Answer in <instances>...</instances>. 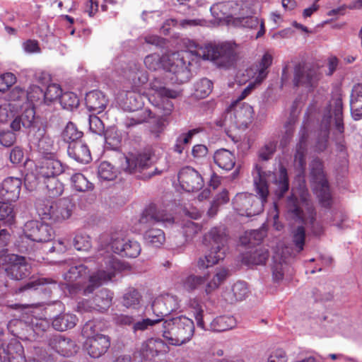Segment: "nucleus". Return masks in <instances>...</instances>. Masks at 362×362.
I'll return each mask as SVG.
<instances>
[{
  "label": "nucleus",
  "instance_id": "5fc2aeb1",
  "mask_svg": "<svg viewBox=\"0 0 362 362\" xmlns=\"http://www.w3.org/2000/svg\"><path fill=\"white\" fill-rule=\"evenodd\" d=\"M212 82L207 78H202L195 85V95L197 98H204L212 91Z\"/></svg>",
  "mask_w": 362,
  "mask_h": 362
},
{
  "label": "nucleus",
  "instance_id": "a19ab883",
  "mask_svg": "<svg viewBox=\"0 0 362 362\" xmlns=\"http://www.w3.org/2000/svg\"><path fill=\"white\" fill-rule=\"evenodd\" d=\"M64 264L70 267L69 271L64 274V279L67 284H72L86 275L87 268L86 266L83 264L73 265V262L71 261H66Z\"/></svg>",
  "mask_w": 362,
  "mask_h": 362
},
{
  "label": "nucleus",
  "instance_id": "4468645a",
  "mask_svg": "<svg viewBox=\"0 0 362 362\" xmlns=\"http://www.w3.org/2000/svg\"><path fill=\"white\" fill-rule=\"evenodd\" d=\"M334 115L335 127L339 133L344 132V124L342 122V103L340 99H337L334 103V108L332 113L331 110H327V113L325 114L322 120V131L321 136L318 139L316 148L319 151H324L327 147V141L329 135V128L331 123V119Z\"/></svg>",
  "mask_w": 362,
  "mask_h": 362
},
{
  "label": "nucleus",
  "instance_id": "69168bd1",
  "mask_svg": "<svg viewBox=\"0 0 362 362\" xmlns=\"http://www.w3.org/2000/svg\"><path fill=\"white\" fill-rule=\"evenodd\" d=\"M305 229L303 226H298L293 232V241L298 249V252L303 249L305 243Z\"/></svg>",
  "mask_w": 362,
  "mask_h": 362
},
{
  "label": "nucleus",
  "instance_id": "c85d7f7f",
  "mask_svg": "<svg viewBox=\"0 0 362 362\" xmlns=\"http://www.w3.org/2000/svg\"><path fill=\"white\" fill-rule=\"evenodd\" d=\"M85 100L88 110L94 115L103 112L109 103L105 95L99 90H93L88 93Z\"/></svg>",
  "mask_w": 362,
  "mask_h": 362
},
{
  "label": "nucleus",
  "instance_id": "f8f14e48",
  "mask_svg": "<svg viewBox=\"0 0 362 362\" xmlns=\"http://www.w3.org/2000/svg\"><path fill=\"white\" fill-rule=\"evenodd\" d=\"M82 334L86 338L84 349L92 358L100 357L110 347L109 337L96 332L93 322H88L84 325Z\"/></svg>",
  "mask_w": 362,
  "mask_h": 362
},
{
  "label": "nucleus",
  "instance_id": "2eb2a0df",
  "mask_svg": "<svg viewBox=\"0 0 362 362\" xmlns=\"http://www.w3.org/2000/svg\"><path fill=\"white\" fill-rule=\"evenodd\" d=\"M310 175L314 184L313 189L320 202L325 206L330 204L331 195L327 181L325 177L322 162L314 159L310 164Z\"/></svg>",
  "mask_w": 362,
  "mask_h": 362
},
{
  "label": "nucleus",
  "instance_id": "a878e982",
  "mask_svg": "<svg viewBox=\"0 0 362 362\" xmlns=\"http://www.w3.org/2000/svg\"><path fill=\"white\" fill-rule=\"evenodd\" d=\"M1 362H26L24 349L16 339H11L8 345L0 348Z\"/></svg>",
  "mask_w": 362,
  "mask_h": 362
},
{
  "label": "nucleus",
  "instance_id": "680f3d73",
  "mask_svg": "<svg viewBox=\"0 0 362 362\" xmlns=\"http://www.w3.org/2000/svg\"><path fill=\"white\" fill-rule=\"evenodd\" d=\"M276 147V143L274 141H267L259 150V158L262 160H269L275 152Z\"/></svg>",
  "mask_w": 362,
  "mask_h": 362
},
{
  "label": "nucleus",
  "instance_id": "3c124183",
  "mask_svg": "<svg viewBox=\"0 0 362 362\" xmlns=\"http://www.w3.org/2000/svg\"><path fill=\"white\" fill-rule=\"evenodd\" d=\"M98 173L100 179L103 180H113L117 176V170L107 161L100 164Z\"/></svg>",
  "mask_w": 362,
  "mask_h": 362
},
{
  "label": "nucleus",
  "instance_id": "c03bdc74",
  "mask_svg": "<svg viewBox=\"0 0 362 362\" xmlns=\"http://www.w3.org/2000/svg\"><path fill=\"white\" fill-rule=\"evenodd\" d=\"M105 139L107 148L117 150L121 144L122 135L116 127H111L106 131Z\"/></svg>",
  "mask_w": 362,
  "mask_h": 362
},
{
  "label": "nucleus",
  "instance_id": "338daca9",
  "mask_svg": "<svg viewBox=\"0 0 362 362\" xmlns=\"http://www.w3.org/2000/svg\"><path fill=\"white\" fill-rule=\"evenodd\" d=\"M90 130L96 134H101L104 132V124L100 118L96 115H90L88 119Z\"/></svg>",
  "mask_w": 362,
  "mask_h": 362
},
{
  "label": "nucleus",
  "instance_id": "bf43d9fd",
  "mask_svg": "<svg viewBox=\"0 0 362 362\" xmlns=\"http://www.w3.org/2000/svg\"><path fill=\"white\" fill-rule=\"evenodd\" d=\"M26 101L33 106L34 103L44 100V92L37 86L32 85L25 93Z\"/></svg>",
  "mask_w": 362,
  "mask_h": 362
},
{
  "label": "nucleus",
  "instance_id": "20e7f679",
  "mask_svg": "<svg viewBox=\"0 0 362 362\" xmlns=\"http://www.w3.org/2000/svg\"><path fill=\"white\" fill-rule=\"evenodd\" d=\"M227 241V234L223 227L211 228L204 235V242L211 246V250L206 255L197 259L196 265L198 269L204 270L223 259L226 255Z\"/></svg>",
  "mask_w": 362,
  "mask_h": 362
},
{
  "label": "nucleus",
  "instance_id": "6e6d98bb",
  "mask_svg": "<svg viewBox=\"0 0 362 362\" xmlns=\"http://www.w3.org/2000/svg\"><path fill=\"white\" fill-rule=\"evenodd\" d=\"M197 133V131L196 129H192L180 134L176 140V143L174 146L175 151L178 153H182L184 151L185 146L187 145L191 141L192 138Z\"/></svg>",
  "mask_w": 362,
  "mask_h": 362
},
{
  "label": "nucleus",
  "instance_id": "393cba45",
  "mask_svg": "<svg viewBox=\"0 0 362 362\" xmlns=\"http://www.w3.org/2000/svg\"><path fill=\"white\" fill-rule=\"evenodd\" d=\"M167 344L160 339L150 338L144 341L139 348L140 356L146 360H151L158 355L166 353Z\"/></svg>",
  "mask_w": 362,
  "mask_h": 362
},
{
  "label": "nucleus",
  "instance_id": "052dcab7",
  "mask_svg": "<svg viewBox=\"0 0 362 362\" xmlns=\"http://www.w3.org/2000/svg\"><path fill=\"white\" fill-rule=\"evenodd\" d=\"M62 94L61 87L55 83L49 84L45 93H44V100L45 103L52 102L57 99L60 100Z\"/></svg>",
  "mask_w": 362,
  "mask_h": 362
},
{
  "label": "nucleus",
  "instance_id": "f257e3e1",
  "mask_svg": "<svg viewBox=\"0 0 362 362\" xmlns=\"http://www.w3.org/2000/svg\"><path fill=\"white\" fill-rule=\"evenodd\" d=\"M183 52L166 54L162 57L157 53L150 54L144 59L145 66L150 71L163 69L165 76H156L150 83L148 93H146L148 101L158 107L164 116H169L174 110L170 99L177 98L180 92L168 87L171 83H182L189 78V71L185 65Z\"/></svg>",
  "mask_w": 362,
  "mask_h": 362
},
{
  "label": "nucleus",
  "instance_id": "f704fd0d",
  "mask_svg": "<svg viewBox=\"0 0 362 362\" xmlns=\"http://www.w3.org/2000/svg\"><path fill=\"white\" fill-rule=\"evenodd\" d=\"M225 6L224 13L226 14L227 20L229 22H232L234 18L241 14L250 13V6L247 2H244L242 0H230L226 2H223Z\"/></svg>",
  "mask_w": 362,
  "mask_h": 362
},
{
  "label": "nucleus",
  "instance_id": "39448f33",
  "mask_svg": "<svg viewBox=\"0 0 362 362\" xmlns=\"http://www.w3.org/2000/svg\"><path fill=\"white\" fill-rule=\"evenodd\" d=\"M193 321L185 316H179L163 322L162 336L170 345L179 346L189 341L194 335Z\"/></svg>",
  "mask_w": 362,
  "mask_h": 362
},
{
  "label": "nucleus",
  "instance_id": "6e6552de",
  "mask_svg": "<svg viewBox=\"0 0 362 362\" xmlns=\"http://www.w3.org/2000/svg\"><path fill=\"white\" fill-rule=\"evenodd\" d=\"M36 211L42 220L50 223H62L69 219L73 213L74 204L68 199H60L55 203L48 200H38Z\"/></svg>",
  "mask_w": 362,
  "mask_h": 362
},
{
  "label": "nucleus",
  "instance_id": "ea45409f",
  "mask_svg": "<svg viewBox=\"0 0 362 362\" xmlns=\"http://www.w3.org/2000/svg\"><path fill=\"white\" fill-rule=\"evenodd\" d=\"M76 320V315L73 314L61 313L53 319L52 326L56 330L63 332L74 327Z\"/></svg>",
  "mask_w": 362,
  "mask_h": 362
},
{
  "label": "nucleus",
  "instance_id": "9d476101",
  "mask_svg": "<svg viewBox=\"0 0 362 362\" xmlns=\"http://www.w3.org/2000/svg\"><path fill=\"white\" fill-rule=\"evenodd\" d=\"M272 55L269 52H265L259 64L252 66L245 71L243 75L245 78L239 80L240 83L251 81L247 86L243 90L241 95L236 100L242 101L247 97L255 88L257 85L260 84L267 76V69L272 64Z\"/></svg>",
  "mask_w": 362,
  "mask_h": 362
},
{
  "label": "nucleus",
  "instance_id": "de8ad7c7",
  "mask_svg": "<svg viewBox=\"0 0 362 362\" xmlns=\"http://www.w3.org/2000/svg\"><path fill=\"white\" fill-rule=\"evenodd\" d=\"M47 193L50 197H57L62 194L64 192V185L61 182L57 177H51L44 180Z\"/></svg>",
  "mask_w": 362,
  "mask_h": 362
},
{
  "label": "nucleus",
  "instance_id": "4c0bfd02",
  "mask_svg": "<svg viewBox=\"0 0 362 362\" xmlns=\"http://www.w3.org/2000/svg\"><path fill=\"white\" fill-rule=\"evenodd\" d=\"M26 98L25 92L22 88L18 86L13 88L8 95V104L11 113L19 112V108H22L28 103Z\"/></svg>",
  "mask_w": 362,
  "mask_h": 362
},
{
  "label": "nucleus",
  "instance_id": "473e14b6",
  "mask_svg": "<svg viewBox=\"0 0 362 362\" xmlns=\"http://www.w3.org/2000/svg\"><path fill=\"white\" fill-rule=\"evenodd\" d=\"M67 152L71 158L78 163H88L91 160L88 147L81 140L69 144Z\"/></svg>",
  "mask_w": 362,
  "mask_h": 362
},
{
  "label": "nucleus",
  "instance_id": "37998d69",
  "mask_svg": "<svg viewBox=\"0 0 362 362\" xmlns=\"http://www.w3.org/2000/svg\"><path fill=\"white\" fill-rule=\"evenodd\" d=\"M273 259L272 277L274 281L279 282L284 278V271L287 267L288 262L286 259H283V257L279 253H276Z\"/></svg>",
  "mask_w": 362,
  "mask_h": 362
},
{
  "label": "nucleus",
  "instance_id": "7ed1b4c3",
  "mask_svg": "<svg viewBox=\"0 0 362 362\" xmlns=\"http://www.w3.org/2000/svg\"><path fill=\"white\" fill-rule=\"evenodd\" d=\"M187 51L197 57L214 62L221 67L230 66L236 57L235 43L224 42L217 45L209 44L204 47H199L190 40H186Z\"/></svg>",
  "mask_w": 362,
  "mask_h": 362
},
{
  "label": "nucleus",
  "instance_id": "774afa93",
  "mask_svg": "<svg viewBox=\"0 0 362 362\" xmlns=\"http://www.w3.org/2000/svg\"><path fill=\"white\" fill-rule=\"evenodd\" d=\"M263 233L260 230H252L250 232H246L245 236L242 237L240 238V242L242 244H251L254 245L256 243V241H260L263 238Z\"/></svg>",
  "mask_w": 362,
  "mask_h": 362
},
{
  "label": "nucleus",
  "instance_id": "f3484780",
  "mask_svg": "<svg viewBox=\"0 0 362 362\" xmlns=\"http://www.w3.org/2000/svg\"><path fill=\"white\" fill-rule=\"evenodd\" d=\"M110 247L112 251L122 257H136L141 252L140 244L122 234H115L111 238Z\"/></svg>",
  "mask_w": 362,
  "mask_h": 362
},
{
  "label": "nucleus",
  "instance_id": "0eeeda50",
  "mask_svg": "<svg viewBox=\"0 0 362 362\" xmlns=\"http://www.w3.org/2000/svg\"><path fill=\"white\" fill-rule=\"evenodd\" d=\"M99 268L93 271L88 277L87 285L83 288V294L92 293L96 288L110 281L119 267V264L111 255L99 252L97 257Z\"/></svg>",
  "mask_w": 362,
  "mask_h": 362
},
{
  "label": "nucleus",
  "instance_id": "c756f323",
  "mask_svg": "<svg viewBox=\"0 0 362 362\" xmlns=\"http://www.w3.org/2000/svg\"><path fill=\"white\" fill-rule=\"evenodd\" d=\"M22 181L18 177H7L2 182L0 195L6 202H16L20 196Z\"/></svg>",
  "mask_w": 362,
  "mask_h": 362
},
{
  "label": "nucleus",
  "instance_id": "4be33fe9",
  "mask_svg": "<svg viewBox=\"0 0 362 362\" xmlns=\"http://www.w3.org/2000/svg\"><path fill=\"white\" fill-rule=\"evenodd\" d=\"M64 171L62 163L52 157L41 158L35 166L37 179L47 180L57 177Z\"/></svg>",
  "mask_w": 362,
  "mask_h": 362
},
{
  "label": "nucleus",
  "instance_id": "2f4dec72",
  "mask_svg": "<svg viewBox=\"0 0 362 362\" xmlns=\"http://www.w3.org/2000/svg\"><path fill=\"white\" fill-rule=\"evenodd\" d=\"M318 80L315 69L307 66H299L296 69L294 83L296 86L303 85L307 88L312 87Z\"/></svg>",
  "mask_w": 362,
  "mask_h": 362
},
{
  "label": "nucleus",
  "instance_id": "6ab92c4d",
  "mask_svg": "<svg viewBox=\"0 0 362 362\" xmlns=\"http://www.w3.org/2000/svg\"><path fill=\"white\" fill-rule=\"evenodd\" d=\"M4 270L11 279L18 280L29 275L30 267L23 257L10 254L4 257Z\"/></svg>",
  "mask_w": 362,
  "mask_h": 362
},
{
  "label": "nucleus",
  "instance_id": "864d4df0",
  "mask_svg": "<svg viewBox=\"0 0 362 362\" xmlns=\"http://www.w3.org/2000/svg\"><path fill=\"white\" fill-rule=\"evenodd\" d=\"M60 103L64 109L72 110L78 107L79 100L73 92H65L60 97Z\"/></svg>",
  "mask_w": 362,
  "mask_h": 362
},
{
  "label": "nucleus",
  "instance_id": "a211bd4d",
  "mask_svg": "<svg viewBox=\"0 0 362 362\" xmlns=\"http://www.w3.org/2000/svg\"><path fill=\"white\" fill-rule=\"evenodd\" d=\"M54 230L52 228L38 221H28L23 228V237L33 242H47L52 239Z\"/></svg>",
  "mask_w": 362,
  "mask_h": 362
},
{
  "label": "nucleus",
  "instance_id": "7c9ffc66",
  "mask_svg": "<svg viewBox=\"0 0 362 362\" xmlns=\"http://www.w3.org/2000/svg\"><path fill=\"white\" fill-rule=\"evenodd\" d=\"M139 222L141 225H154L159 222L165 226L171 225L173 223V218L170 214H166L164 211H157L154 207L151 206L146 209L142 214Z\"/></svg>",
  "mask_w": 362,
  "mask_h": 362
},
{
  "label": "nucleus",
  "instance_id": "1a4fd4ad",
  "mask_svg": "<svg viewBox=\"0 0 362 362\" xmlns=\"http://www.w3.org/2000/svg\"><path fill=\"white\" fill-rule=\"evenodd\" d=\"M228 275V270L225 268H217L212 277L209 273L203 276L189 274L182 280L183 288L192 292L198 289L203 284L204 286V293L206 295H210L226 280Z\"/></svg>",
  "mask_w": 362,
  "mask_h": 362
},
{
  "label": "nucleus",
  "instance_id": "49530a36",
  "mask_svg": "<svg viewBox=\"0 0 362 362\" xmlns=\"http://www.w3.org/2000/svg\"><path fill=\"white\" fill-rule=\"evenodd\" d=\"M35 144L37 145L40 150L46 152L50 151L53 146L52 139L45 135L44 129H38L35 134Z\"/></svg>",
  "mask_w": 362,
  "mask_h": 362
},
{
  "label": "nucleus",
  "instance_id": "4d7b16f0",
  "mask_svg": "<svg viewBox=\"0 0 362 362\" xmlns=\"http://www.w3.org/2000/svg\"><path fill=\"white\" fill-rule=\"evenodd\" d=\"M141 295L136 290H130L123 296L122 303L126 308H136L140 304Z\"/></svg>",
  "mask_w": 362,
  "mask_h": 362
},
{
  "label": "nucleus",
  "instance_id": "79ce46f5",
  "mask_svg": "<svg viewBox=\"0 0 362 362\" xmlns=\"http://www.w3.org/2000/svg\"><path fill=\"white\" fill-rule=\"evenodd\" d=\"M145 242L155 247L161 246L165 241V235L162 230L151 228L147 230L144 233Z\"/></svg>",
  "mask_w": 362,
  "mask_h": 362
},
{
  "label": "nucleus",
  "instance_id": "a18cd8bd",
  "mask_svg": "<svg viewBox=\"0 0 362 362\" xmlns=\"http://www.w3.org/2000/svg\"><path fill=\"white\" fill-rule=\"evenodd\" d=\"M73 187L78 192H87L93 189V185L81 173H75L71 177Z\"/></svg>",
  "mask_w": 362,
  "mask_h": 362
},
{
  "label": "nucleus",
  "instance_id": "09e8293b",
  "mask_svg": "<svg viewBox=\"0 0 362 362\" xmlns=\"http://www.w3.org/2000/svg\"><path fill=\"white\" fill-rule=\"evenodd\" d=\"M268 258V253L264 249H257L252 254L243 257V262L248 265H258L265 263Z\"/></svg>",
  "mask_w": 362,
  "mask_h": 362
},
{
  "label": "nucleus",
  "instance_id": "13d9d810",
  "mask_svg": "<svg viewBox=\"0 0 362 362\" xmlns=\"http://www.w3.org/2000/svg\"><path fill=\"white\" fill-rule=\"evenodd\" d=\"M73 244L77 250H87L91 246L90 237L81 232L76 234Z\"/></svg>",
  "mask_w": 362,
  "mask_h": 362
},
{
  "label": "nucleus",
  "instance_id": "f03ea898",
  "mask_svg": "<svg viewBox=\"0 0 362 362\" xmlns=\"http://www.w3.org/2000/svg\"><path fill=\"white\" fill-rule=\"evenodd\" d=\"M267 174L262 171L257 164L252 170L255 189L259 198L250 193H238L233 201V209L240 216L247 217L259 214L267 202L269 188L266 177Z\"/></svg>",
  "mask_w": 362,
  "mask_h": 362
},
{
  "label": "nucleus",
  "instance_id": "603ef678",
  "mask_svg": "<svg viewBox=\"0 0 362 362\" xmlns=\"http://www.w3.org/2000/svg\"><path fill=\"white\" fill-rule=\"evenodd\" d=\"M23 111L19 115L23 120L22 125L25 128H29L32 126L35 119V110L33 106L30 103L25 104L22 108H19V111Z\"/></svg>",
  "mask_w": 362,
  "mask_h": 362
},
{
  "label": "nucleus",
  "instance_id": "58836bf2",
  "mask_svg": "<svg viewBox=\"0 0 362 362\" xmlns=\"http://www.w3.org/2000/svg\"><path fill=\"white\" fill-rule=\"evenodd\" d=\"M307 151V142L304 136H302L296 146L294 155V167L299 175L303 174L305 168V155Z\"/></svg>",
  "mask_w": 362,
  "mask_h": 362
},
{
  "label": "nucleus",
  "instance_id": "b1692460",
  "mask_svg": "<svg viewBox=\"0 0 362 362\" xmlns=\"http://www.w3.org/2000/svg\"><path fill=\"white\" fill-rule=\"evenodd\" d=\"M123 169L129 173H136L148 168L151 164V156L148 153H130L124 157Z\"/></svg>",
  "mask_w": 362,
  "mask_h": 362
},
{
  "label": "nucleus",
  "instance_id": "412c9836",
  "mask_svg": "<svg viewBox=\"0 0 362 362\" xmlns=\"http://www.w3.org/2000/svg\"><path fill=\"white\" fill-rule=\"evenodd\" d=\"M182 189L187 192L199 190L204 186V180L200 173L191 167L182 168L177 175Z\"/></svg>",
  "mask_w": 362,
  "mask_h": 362
},
{
  "label": "nucleus",
  "instance_id": "aec40b11",
  "mask_svg": "<svg viewBox=\"0 0 362 362\" xmlns=\"http://www.w3.org/2000/svg\"><path fill=\"white\" fill-rule=\"evenodd\" d=\"M112 299V293L107 289H102L98 292L92 300H86L78 303L77 310L79 312H88L95 310L103 312L111 305Z\"/></svg>",
  "mask_w": 362,
  "mask_h": 362
},
{
  "label": "nucleus",
  "instance_id": "e433bc0d",
  "mask_svg": "<svg viewBox=\"0 0 362 362\" xmlns=\"http://www.w3.org/2000/svg\"><path fill=\"white\" fill-rule=\"evenodd\" d=\"M351 112L355 120L362 118V84L354 86L350 100Z\"/></svg>",
  "mask_w": 362,
  "mask_h": 362
},
{
  "label": "nucleus",
  "instance_id": "0e129e2a",
  "mask_svg": "<svg viewBox=\"0 0 362 362\" xmlns=\"http://www.w3.org/2000/svg\"><path fill=\"white\" fill-rule=\"evenodd\" d=\"M33 332L37 335H40L49 327V322L46 318L35 317L31 321Z\"/></svg>",
  "mask_w": 362,
  "mask_h": 362
},
{
  "label": "nucleus",
  "instance_id": "bb28decb",
  "mask_svg": "<svg viewBox=\"0 0 362 362\" xmlns=\"http://www.w3.org/2000/svg\"><path fill=\"white\" fill-rule=\"evenodd\" d=\"M233 24L235 26L250 29H256L259 28V30L256 35L257 39L263 36L265 33L263 21L253 16V11L250 7L249 13L245 12V14H241L240 16L235 17L233 21Z\"/></svg>",
  "mask_w": 362,
  "mask_h": 362
},
{
  "label": "nucleus",
  "instance_id": "8fccbe9b",
  "mask_svg": "<svg viewBox=\"0 0 362 362\" xmlns=\"http://www.w3.org/2000/svg\"><path fill=\"white\" fill-rule=\"evenodd\" d=\"M62 136L64 141L69 143L78 141L82 136V132L78 131L76 125L69 122L62 132Z\"/></svg>",
  "mask_w": 362,
  "mask_h": 362
},
{
  "label": "nucleus",
  "instance_id": "cd10ccee",
  "mask_svg": "<svg viewBox=\"0 0 362 362\" xmlns=\"http://www.w3.org/2000/svg\"><path fill=\"white\" fill-rule=\"evenodd\" d=\"M52 349L64 356H71L77 352V346L74 341L62 335L57 334L49 339Z\"/></svg>",
  "mask_w": 362,
  "mask_h": 362
},
{
  "label": "nucleus",
  "instance_id": "dca6fc26",
  "mask_svg": "<svg viewBox=\"0 0 362 362\" xmlns=\"http://www.w3.org/2000/svg\"><path fill=\"white\" fill-rule=\"evenodd\" d=\"M194 316L197 326L204 329H209L213 332H224L233 329L236 325V320L230 315H221L214 318L209 324V327H205L203 320L202 308L197 304L194 308Z\"/></svg>",
  "mask_w": 362,
  "mask_h": 362
},
{
  "label": "nucleus",
  "instance_id": "ddd939ff",
  "mask_svg": "<svg viewBox=\"0 0 362 362\" xmlns=\"http://www.w3.org/2000/svg\"><path fill=\"white\" fill-rule=\"evenodd\" d=\"M179 307V301L175 296L165 293L157 296L145 308V314L153 315L159 322L163 321L164 317L176 310Z\"/></svg>",
  "mask_w": 362,
  "mask_h": 362
},
{
  "label": "nucleus",
  "instance_id": "c9c22d12",
  "mask_svg": "<svg viewBox=\"0 0 362 362\" xmlns=\"http://www.w3.org/2000/svg\"><path fill=\"white\" fill-rule=\"evenodd\" d=\"M214 160L220 168L226 171L232 170L235 164L234 154L226 148L216 151L214 154Z\"/></svg>",
  "mask_w": 362,
  "mask_h": 362
},
{
  "label": "nucleus",
  "instance_id": "5701e85b",
  "mask_svg": "<svg viewBox=\"0 0 362 362\" xmlns=\"http://www.w3.org/2000/svg\"><path fill=\"white\" fill-rule=\"evenodd\" d=\"M148 80V74L144 70H138L136 76L133 78V83L134 86V92H138L139 95L136 93H129L127 96V100L129 101V110L135 111L142 107L144 102L142 100L141 94L146 93V91L141 88L145 85Z\"/></svg>",
  "mask_w": 362,
  "mask_h": 362
},
{
  "label": "nucleus",
  "instance_id": "e2e57ef3",
  "mask_svg": "<svg viewBox=\"0 0 362 362\" xmlns=\"http://www.w3.org/2000/svg\"><path fill=\"white\" fill-rule=\"evenodd\" d=\"M232 292L235 300H243L248 294V288L245 283L238 281L233 286Z\"/></svg>",
  "mask_w": 362,
  "mask_h": 362
},
{
  "label": "nucleus",
  "instance_id": "423d86ee",
  "mask_svg": "<svg viewBox=\"0 0 362 362\" xmlns=\"http://www.w3.org/2000/svg\"><path fill=\"white\" fill-rule=\"evenodd\" d=\"M308 197L305 186L300 185L299 188L292 189L291 195L287 200L286 209L288 213L296 221L314 228L315 214Z\"/></svg>",
  "mask_w": 362,
  "mask_h": 362
},
{
  "label": "nucleus",
  "instance_id": "9b49d317",
  "mask_svg": "<svg viewBox=\"0 0 362 362\" xmlns=\"http://www.w3.org/2000/svg\"><path fill=\"white\" fill-rule=\"evenodd\" d=\"M253 117L254 110L250 104L235 100L225 112L223 125L245 129L252 123Z\"/></svg>",
  "mask_w": 362,
  "mask_h": 362
},
{
  "label": "nucleus",
  "instance_id": "72a5a7b5",
  "mask_svg": "<svg viewBox=\"0 0 362 362\" xmlns=\"http://www.w3.org/2000/svg\"><path fill=\"white\" fill-rule=\"evenodd\" d=\"M272 175V183L275 186V194L278 198H281L289 189L287 170L283 165H280L279 170L273 173Z\"/></svg>",
  "mask_w": 362,
  "mask_h": 362
}]
</instances>
